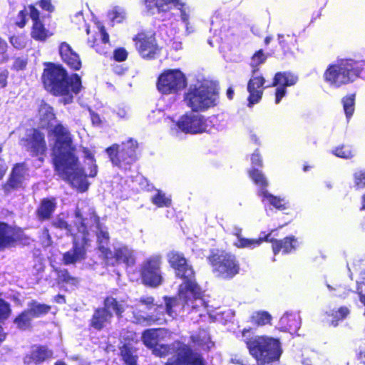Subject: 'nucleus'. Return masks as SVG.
<instances>
[{
    "instance_id": "8",
    "label": "nucleus",
    "mask_w": 365,
    "mask_h": 365,
    "mask_svg": "<svg viewBox=\"0 0 365 365\" xmlns=\"http://www.w3.org/2000/svg\"><path fill=\"white\" fill-rule=\"evenodd\" d=\"M360 74V69L348 61H341L330 65L324 73L327 83L334 87H340L355 81Z\"/></svg>"
},
{
    "instance_id": "62",
    "label": "nucleus",
    "mask_w": 365,
    "mask_h": 365,
    "mask_svg": "<svg viewBox=\"0 0 365 365\" xmlns=\"http://www.w3.org/2000/svg\"><path fill=\"white\" fill-rule=\"evenodd\" d=\"M7 46L6 42L0 37V54L6 53Z\"/></svg>"
},
{
    "instance_id": "40",
    "label": "nucleus",
    "mask_w": 365,
    "mask_h": 365,
    "mask_svg": "<svg viewBox=\"0 0 365 365\" xmlns=\"http://www.w3.org/2000/svg\"><path fill=\"white\" fill-rule=\"evenodd\" d=\"M120 354L126 365H136L135 351L129 344H125L120 348Z\"/></svg>"
},
{
    "instance_id": "13",
    "label": "nucleus",
    "mask_w": 365,
    "mask_h": 365,
    "mask_svg": "<svg viewBox=\"0 0 365 365\" xmlns=\"http://www.w3.org/2000/svg\"><path fill=\"white\" fill-rule=\"evenodd\" d=\"M213 125V122L210 119L195 113L182 115L176 124L182 132L190 134L210 132Z\"/></svg>"
},
{
    "instance_id": "5",
    "label": "nucleus",
    "mask_w": 365,
    "mask_h": 365,
    "mask_svg": "<svg viewBox=\"0 0 365 365\" xmlns=\"http://www.w3.org/2000/svg\"><path fill=\"white\" fill-rule=\"evenodd\" d=\"M90 220L95 225L97 229L96 236L98 245V250L102 256L111 264L124 263L128 266L133 265L135 261L133 251L124 245H116L113 247V252L107 247L109 242V234L106 227H102L99 223L98 217L96 215H91Z\"/></svg>"
},
{
    "instance_id": "31",
    "label": "nucleus",
    "mask_w": 365,
    "mask_h": 365,
    "mask_svg": "<svg viewBox=\"0 0 365 365\" xmlns=\"http://www.w3.org/2000/svg\"><path fill=\"white\" fill-rule=\"evenodd\" d=\"M38 113L42 127L52 126L54 113L53 108L48 104L42 102L39 106Z\"/></svg>"
},
{
    "instance_id": "34",
    "label": "nucleus",
    "mask_w": 365,
    "mask_h": 365,
    "mask_svg": "<svg viewBox=\"0 0 365 365\" xmlns=\"http://www.w3.org/2000/svg\"><path fill=\"white\" fill-rule=\"evenodd\" d=\"M163 334L161 329H148L143 334L144 344L148 348L153 349L159 343V338Z\"/></svg>"
},
{
    "instance_id": "46",
    "label": "nucleus",
    "mask_w": 365,
    "mask_h": 365,
    "mask_svg": "<svg viewBox=\"0 0 365 365\" xmlns=\"http://www.w3.org/2000/svg\"><path fill=\"white\" fill-rule=\"evenodd\" d=\"M58 277L62 282L69 283L72 285H76L78 283V280L70 276L67 270H60L58 272Z\"/></svg>"
},
{
    "instance_id": "27",
    "label": "nucleus",
    "mask_w": 365,
    "mask_h": 365,
    "mask_svg": "<svg viewBox=\"0 0 365 365\" xmlns=\"http://www.w3.org/2000/svg\"><path fill=\"white\" fill-rule=\"evenodd\" d=\"M147 11L151 14L169 11L172 6L181 5L180 0H145Z\"/></svg>"
},
{
    "instance_id": "39",
    "label": "nucleus",
    "mask_w": 365,
    "mask_h": 365,
    "mask_svg": "<svg viewBox=\"0 0 365 365\" xmlns=\"http://www.w3.org/2000/svg\"><path fill=\"white\" fill-rule=\"evenodd\" d=\"M191 339L196 345L204 349H210L213 346L209 334L205 331H200L198 335L192 336Z\"/></svg>"
},
{
    "instance_id": "33",
    "label": "nucleus",
    "mask_w": 365,
    "mask_h": 365,
    "mask_svg": "<svg viewBox=\"0 0 365 365\" xmlns=\"http://www.w3.org/2000/svg\"><path fill=\"white\" fill-rule=\"evenodd\" d=\"M272 315L267 311L258 310L253 312L250 317V322L257 327L270 324Z\"/></svg>"
},
{
    "instance_id": "28",
    "label": "nucleus",
    "mask_w": 365,
    "mask_h": 365,
    "mask_svg": "<svg viewBox=\"0 0 365 365\" xmlns=\"http://www.w3.org/2000/svg\"><path fill=\"white\" fill-rule=\"evenodd\" d=\"M272 242V250L274 255L279 252L282 251L287 254L292 252L296 247L297 240L292 237H285L283 240H273L269 237V241Z\"/></svg>"
},
{
    "instance_id": "23",
    "label": "nucleus",
    "mask_w": 365,
    "mask_h": 365,
    "mask_svg": "<svg viewBox=\"0 0 365 365\" xmlns=\"http://www.w3.org/2000/svg\"><path fill=\"white\" fill-rule=\"evenodd\" d=\"M52 356V351L45 346H34L24 356V365H39Z\"/></svg>"
},
{
    "instance_id": "17",
    "label": "nucleus",
    "mask_w": 365,
    "mask_h": 365,
    "mask_svg": "<svg viewBox=\"0 0 365 365\" xmlns=\"http://www.w3.org/2000/svg\"><path fill=\"white\" fill-rule=\"evenodd\" d=\"M298 77L289 72H278L275 74L272 86H277L275 92V103L278 104L287 93L286 87L296 84Z\"/></svg>"
},
{
    "instance_id": "61",
    "label": "nucleus",
    "mask_w": 365,
    "mask_h": 365,
    "mask_svg": "<svg viewBox=\"0 0 365 365\" xmlns=\"http://www.w3.org/2000/svg\"><path fill=\"white\" fill-rule=\"evenodd\" d=\"M19 16L21 19V20L20 21H18L16 24L19 27L22 28L26 24V21H25L26 14L23 11H21L19 12Z\"/></svg>"
},
{
    "instance_id": "1",
    "label": "nucleus",
    "mask_w": 365,
    "mask_h": 365,
    "mask_svg": "<svg viewBox=\"0 0 365 365\" xmlns=\"http://www.w3.org/2000/svg\"><path fill=\"white\" fill-rule=\"evenodd\" d=\"M168 258L170 266L175 271L176 276L184 280L180 285L178 296L173 298L165 297V307H155L151 297L142 298L133 312L135 323L145 325H150L153 322L162 324L167 322L165 314L173 319L186 309L206 308L200 289L194 279V271L183 255L173 251L168 255Z\"/></svg>"
},
{
    "instance_id": "35",
    "label": "nucleus",
    "mask_w": 365,
    "mask_h": 365,
    "mask_svg": "<svg viewBox=\"0 0 365 365\" xmlns=\"http://www.w3.org/2000/svg\"><path fill=\"white\" fill-rule=\"evenodd\" d=\"M27 310L34 319L47 314L50 310V307L44 304H40L36 301H31L28 304Z\"/></svg>"
},
{
    "instance_id": "3",
    "label": "nucleus",
    "mask_w": 365,
    "mask_h": 365,
    "mask_svg": "<svg viewBox=\"0 0 365 365\" xmlns=\"http://www.w3.org/2000/svg\"><path fill=\"white\" fill-rule=\"evenodd\" d=\"M250 329H244L242 331V339L258 365H269L279 359L282 351L278 339L267 336H255L250 338Z\"/></svg>"
},
{
    "instance_id": "64",
    "label": "nucleus",
    "mask_w": 365,
    "mask_h": 365,
    "mask_svg": "<svg viewBox=\"0 0 365 365\" xmlns=\"http://www.w3.org/2000/svg\"><path fill=\"white\" fill-rule=\"evenodd\" d=\"M242 229L239 227H234L232 230V234L237 237V239H239L242 237Z\"/></svg>"
},
{
    "instance_id": "53",
    "label": "nucleus",
    "mask_w": 365,
    "mask_h": 365,
    "mask_svg": "<svg viewBox=\"0 0 365 365\" xmlns=\"http://www.w3.org/2000/svg\"><path fill=\"white\" fill-rule=\"evenodd\" d=\"M36 4L45 11L51 12L53 10V6L51 3V0H41Z\"/></svg>"
},
{
    "instance_id": "14",
    "label": "nucleus",
    "mask_w": 365,
    "mask_h": 365,
    "mask_svg": "<svg viewBox=\"0 0 365 365\" xmlns=\"http://www.w3.org/2000/svg\"><path fill=\"white\" fill-rule=\"evenodd\" d=\"M187 85L185 75L178 69H168L158 78L157 87L163 94L177 93Z\"/></svg>"
},
{
    "instance_id": "50",
    "label": "nucleus",
    "mask_w": 365,
    "mask_h": 365,
    "mask_svg": "<svg viewBox=\"0 0 365 365\" xmlns=\"http://www.w3.org/2000/svg\"><path fill=\"white\" fill-rule=\"evenodd\" d=\"M354 180L356 185L359 187H365V172L364 171H358L354 174Z\"/></svg>"
},
{
    "instance_id": "60",
    "label": "nucleus",
    "mask_w": 365,
    "mask_h": 365,
    "mask_svg": "<svg viewBox=\"0 0 365 365\" xmlns=\"http://www.w3.org/2000/svg\"><path fill=\"white\" fill-rule=\"evenodd\" d=\"M83 153L84 154L83 157L88 159H93L94 158V153L91 150L88 148H84L83 149Z\"/></svg>"
},
{
    "instance_id": "16",
    "label": "nucleus",
    "mask_w": 365,
    "mask_h": 365,
    "mask_svg": "<svg viewBox=\"0 0 365 365\" xmlns=\"http://www.w3.org/2000/svg\"><path fill=\"white\" fill-rule=\"evenodd\" d=\"M176 348V358L169 360L166 365H205L202 356L187 345L178 343Z\"/></svg>"
},
{
    "instance_id": "47",
    "label": "nucleus",
    "mask_w": 365,
    "mask_h": 365,
    "mask_svg": "<svg viewBox=\"0 0 365 365\" xmlns=\"http://www.w3.org/2000/svg\"><path fill=\"white\" fill-rule=\"evenodd\" d=\"M10 43L14 47L18 49L24 48L26 45V41L23 36H14L10 38Z\"/></svg>"
},
{
    "instance_id": "11",
    "label": "nucleus",
    "mask_w": 365,
    "mask_h": 365,
    "mask_svg": "<svg viewBox=\"0 0 365 365\" xmlns=\"http://www.w3.org/2000/svg\"><path fill=\"white\" fill-rule=\"evenodd\" d=\"M261 167L262 165L259 163V161H257L252 165V168L249 170V175L255 185L259 187L258 193L262 197V201L264 203L269 204L279 210L286 209L287 207V202L284 198L274 196L265 190L268 185V182L259 170Z\"/></svg>"
},
{
    "instance_id": "18",
    "label": "nucleus",
    "mask_w": 365,
    "mask_h": 365,
    "mask_svg": "<svg viewBox=\"0 0 365 365\" xmlns=\"http://www.w3.org/2000/svg\"><path fill=\"white\" fill-rule=\"evenodd\" d=\"M21 143L28 150L37 155H41L46 150L44 134L36 129L29 130Z\"/></svg>"
},
{
    "instance_id": "21",
    "label": "nucleus",
    "mask_w": 365,
    "mask_h": 365,
    "mask_svg": "<svg viewBox=\"0 0 365 365\" xmlns=\"http://www.w3.org/2000/svg\"><path fill=\"white\" fill-rule=\"evenodd\" d=\"M265 83V79L262 76H257L252 73V77L247 83V91L249 93L248 106H252L259 102L262 97L263 90L262 88Z\"/></svg>"
},
{
    "instance_id": "32",
    "label": "nucleus",
    "mask_w": 365,
    "mask_h": 365,
    "mask_svg": "<svg viewBox=\"0 0 365 365\" xmlns=\"http://www.w3.org/2000/svg\"><path fill=\"white\" fill-rule=\"evenodd\" d=\"M112 313L104 309H97L92 319V326L97 329H101L106 323L110 322Z\"/></svg>"
},
{
    "instance_id": "15",
    "label": "nucleus",
    "mask_w": 365,
    "mask_h": 365,
    "mask_svg": "<svg viewBox=\"0 0 365 365\" xmlns=\"http://www.w3.org/2000/svg\"><path fill=\"white\" fill-rule=\"evenodd\" d=\"M161 257L155 255L145 260L142 264L141 277L143 283L150 287H158L163 282L160 270Z\"/></svg>"
},
{
    "instance_id": "10",
    "label": "nucleus",
    "mask_w": 365,
    "mask_h": 365,
    "mask_svg": "<svg viewBox=\"0 0 365 365\" xmlns=\"http://www.w3.org/2000/svg\"><path fill=\"white\" fill-rule=\"evenodd\" d=\"M208 260L216 276L222 279H230L239 272V264L235 255L225 251H215Z\"/></svg>"
},
{
    "instance_id": "38",
    "label": "nucleus",
    "mask_w": 365,
    "mask_h": 365,
    "mask_svg": "<svg viewBox=\"0 0 365 365\" xmlns=\"http://www.w3.org/2000/svg\"><path fill=\"white\" fill-rule=\"evenodd\" d=\"M104 309L109 312L115 313L120 316L125 309V304L123 302H118L112 297H107L104 301Z\"/></svg>"
},
{
    "instance_id": "25",
    "label": "nucleus",
    "mask_w": 365,
    "mask_h": 365,
    "mask_svg": "<svg viewBox=\"0 0 365 365\" xmlns=\"http://www.w3.org/2000/svg\"><path fill=\"white\" fill-rule=\"evenodd\" d=\"M59 53L62 60L73 70H78L81 62L78 55L73 51L70 45L66 42L61 43Z\"/></svg>"
},
{
    "instance_id": "37",
    "label": "nucleus",
    "mask_w": 365,
    "mask_h": 365,
    "mask_svg": "<svg viewBox=\"0 0 365 365\" xmlns=\"http://www.w3.org/2000/svg\"><path fill=\"white\" fill-rule=\"evenodd\" d=\"M153 204L158 207H170L172 200L170 195H167L160 190H156L155 194L150 199Z\"/></svg>"
},
{
    "instance_id": "36",
    "label": "nucleus",
    "mask_w": 365,
    "mask_h": 365,
    "mask_svg": "<svg viewBox=\"0 0 365 365\" xmlns=\"http://www.w3.org/2000/svg\"><path fill=\"white\" fill-rule=\"evenodd\" d=\"M32 319L33 317L31 316L29 312L26 309L14 319V323L18 329L26 330L31 327Z\"/></svg>"
},
{
    "instance_id": "6",
    "label": "nucleus",
    "mask_w": 365,
    "mask_h": 365,
    "mask_svg": "<svg viewBox=\"0 0 365 365\" xmlns=\"http://www.w3.org/2000/svg\"><path fill=\"white\" fill-rule=\"evenodd\" d=\"M186 105L193 111H202L216 104L217 91L210 82L190 86L184 97Z\"/></svg>"
},
{
    "instance_id": "59",
    "label": "nucleus",
    "mask_w": 365,
    "mask_h": 365,
    "mask_svg": "<svg viewBox=\"0 0 365 365\" xmlns=\"http://www.w3.org/2000/svg\"><path fill=\"white\" fill-rule=\"evenodd\" d=\"M100 34H101V40H102V42L103 43H108L109 41V36L108 34L106 32L105 29L103 27H101L100 29Z\"/></svg>"
},
{
    "instance_id": "51",
    "label": "nucleus",
    "mask_w": 365,
    "mask_h": 365,
    "mask_svg": "<svg viewBox=\"0 0 365 365\" xmlns=\"http://www.w3.org/2000/svg\"><path fill=\"white\" fill-rule=\"evenodd\" d=\"M153 353L159 356H165L169 351V348L166 345L160 344H158L156 346H155L153 349Z\"/></svg>"
},
{
    "instance_id": "30",
    "label": "nucleus",
    "mask_w": 365,
    "mask_h": 365,
    "mask_svg": "<svg viewBox=\"0 0 365 365\" xmlns=\"http://www.w3.org/2000/svg\"><path fill=\"white\" fill-rule=\"evenodd\" d=\"M56 208L55 200L43 199L37 210V215L39 220L49 219Z\"/></svg>"
},
{
    "instance_id": "20",
    "label": "nucleus",
    "mask_w": 365,
    "mask_h": 365,
    "mask_svg": "<svg viewBox=\"0 0 365 365\" xmlns=\"http://www.w3.org/2000/svg\"><path fill=\"white\" fill-rule=\"evenodd\" d=\"M133 41H135L136 48L143 58H152L158 50L155 39L152 36L139 34L133 38Z\"/></svg>"
},
{
    "instance_id": "52",
    "label": "nucleus",
    "mask_w": 365,
    "mask_h": 365,
    "mask_svg": "<svg viewBox=\"0 0 365 365\" xmlns=\"http://www.w3.org/2000/svg\"><path fill=\"white\" fill-rule=\"evenodd\" d=\"M128 53L125 49L120 48L114 51V58L118 61H123L126 59Z\"/></svg>"
},
{
    "instance_id": "56",
    "label": "nucleus",
    "mask_w": 365,
    "mask_h": 365,
    "mask_svg": "<svg viewBox=\"0 0 365 365\" xmlns=\"http://www.w3.org/2000/svg\"><path fill=\"white\" fill-rule=\"evenodd\" d=\"M124 146L126 148L130 149V150L128 151V154L131 156L132 153L134 152V149L137 147V143L136 141L133 140H129L126 143L124 144Z\"/></svg>"
},
{
    "instance_id": "22",
    "label": "nucleus",
    "mask_w": 365,
    "mask_h": 365,
    "mask_svg": "<svg viewBox=\"0 0 365 365\" xmlns=\"http://www.w3.org/2000/svg\"><path fill=\"white\" fill-rule=\"evenodd\" d=\"M30 18L33 21L32 29L31 32V37L36 41H44L51 36L48 30L44 27V25L39 19L40 13L34 6H29Z\"/></svg>"
},
{
    "instance_id": "42",
    "label": "nucleus",
    "mask_w": 365,
    "mask_h": 365,
    "mask_svg": "<svg viewBox=\"0 0 365 365\" xmlns=\"http://www.w3.org/2000/svg\"><path fill=\"white\" fill-rule=\"evenodd\" d=\"M354 101H355L354 95L347 96L342 99L344 110L346 116L348 119L350 118L351 116L354 113Z\"/></svg>"
},
{
    "instance_id": "2",
    "label": "nucleus",
    "mask_w": 365,
    "mask_h": 365,
    "mask_svg": "<svg viewBox=\"0 0 365 365\" xmlns=\"http://www.w3.org/2000/svg\"><path fill=\"white\" fill-rule=\"evenodd\" d=\"M42 80L46 89L54 95L62 96L64 104L70 103L73 94L78 93L81 87L80 77L73 74L68 77L61 66L49 65L44 69Z\"/></svg>"
},
{
    "instance_id": "55",
    "label": "nucleus",
    "mask_w": 365,
    "mask_h": 365,
    "mask_svg": "<svg viewBox=\"0 0 365 365\" xmlns=\"http://www.w3.org/2000/svg\"><path fill=\"white\" fill-rule=\"evenodd\" d=\"M9 71L6 69L0 71V88H5L7 86Z\"/></svg>"
},
{
    "instance_id": "45",
    "label": "nucleus",
    "mask_w": 365,
    "mask_h": 365,
    "mask_svg": "<svg viewBox=\"0 0 365 365\" xmlns=\"http://www.w3.org/2000/svg\"><path fill=\"white\" fill-rule=\"evenodd\" d=\"M266 56L262 50L257 51L252 58L250 65L252 68V73H256L259 70L258 66L265 62Z\"/></svg>"
},
{
    "instance_id": "54",
    "label": "nucleus",
    "mask_w": 365,
    "mask_h": 365,
    "mask_svg": "<svg viewBox=\"0 0 365 365\" xmlns=\"http://www.w3.org/2000/svg\"><path fill=\"white\" fill-rule=\"evenodd\" d=\"M118 148H119L118 145L114 144L106 150V151L108 155V158H110V160H113V158L117 156Z\"/></svg>"
},
{
    "instance_id": "26",
    "label": "nucleus",
    "mask_w": 365,
    "mask_h": 365,
    "mask_svg": "<svg viewBox=\"0 0 365 365\" xmlns=\"http://www.w3.org/2000/svg\"><path fill=\"white\" fill-rule=\"evenodd\" d=\"M301 319L295 312H286L280 318L279 328L284 331L295 333L300 327Z\"/></svg>"
},
{
    "instance_id": "41",
    "label": "nucleus",
    "mask_w": 365,
    "mask_h": 365,
    "mask_svg": "<svg viewBox=\"0 0 365 365\" xmlns=\"http://www.w3.org/2000/svg\"><path fill=\"white\" fill-rule=\"evenodd\" d=\"M350 311L346 307H341L336 311L333 310L330 314V316L333 318L331 321V324L334 327H336L339 324V322L346 319Z\"/></svg>"
},
{
    "instance_id": "63",
    "label": "nucleus",
    "mask_w": 365,
    "mask_h": 365,
    "mask_svg": "<svg viewBox=\"0 0 365 365\" xmlns=\"http://www.w3.org/2000/svg\"><path fill=\"white\" fill-rule=\"evenodd\" d=\"M91 120L93 124H99L101 123L100 117L98 114H96L94 113H91Z\"/></svg>"
},
{
    "instance_id": "57",
    "label": "nucleus",
    "mask_w": 365,
    "mask_h": 365,
    "mask_svg": "<svg viewBox=\"0 0 365 365\" xmlns=\"http://www.w3.org/2000/svg\"><path fill=\"white\" fill-rule=\"evenodd\" d=\"M138 180L140 181V183L141 184V187L143 189H146L148 190H150L153 188V185H150L148 184V180L143 177H139Z\"/></svg>"
},
{
    "instance_id": "9",
    "label": "nucleus",
    "mask_w": 365,
    "mask_h": 365,
    "mask_svg": "<svg viewBox=\"0 0 365 365\" xmlns=\"http://www.w3.org/2000/svg\"><path fill=\"white\" fill-rule=\"evenodd\" d=\"M51 131L55 137V143L52 148L53 160H75L76 148L68 129L61 124H58L53 126Z\"/></svg>"
},
{
    "instance_id": "48",
    "label": "nucleus",
    "mask_w": 365,
    "mask_h": 365,
    "mask_svg": "<svg viewBox=\"0 0 365 365\" xmlns=\"http://www.w3.org/2000/svg\"><path fill=\"white\" fill-rule=\"evenodd\" d=\"M335 155L341 158H351L353 157L351 150L349 147L342 146L335 150Z\"/></svg>"
},
{
    "instance_id": "12",
    "label": "nucleus",
    "mask_w": 365,
    "mask_h": 365,
    "mask_svg": "<svg viewBox=\"0 0 365 365\" xmlns=\"http://www.w3.org/2000/svg\"><path fill=\"white\" fill-rule=\"evenodd\" d=\"M82 232L73 237V246L71 250L63 255V262L66 265L73 264L84 260L86 258L88 248L91 245V237L95 232Z\"/></svg>"
},
{
    "instance_id": "4",
    "label": "nucleus",
    "mask_w": 365,
    "mask_h": 365,
    "mask_svg": "<svg viewBox=\"0 0 365 365\" xmlns=\"http://www.w3.org/2000/svg\"><path fill=\"white\" fill-rule=\"evenodd\" d=\"M58 175L80 192L88 190L90 183L87 178H94L97 174V165L93 162L83 168L78 161H53Z\"/></svg>"
},
{
    "instance_id": "7",
    "label": "nucleus",
    "mask_w": 365,
    "mask_h": 365,
    "mask_svg": "<svg viewBox=\"0 0 365 365\" xmlns=\"http://www.w3.org/2000/svg\"><path fill=\"white\" fill-rule=\"evenodd\" d=\"M84 204L83 202L78 204L73 224H68L63 219L58 217L53 222V225L56 228L65 230L66 235H71L73 237L75 235H80L81 231L83 234L86 233V231L96 232L95 225L90 220L91 215H96L94 211L88 205L83 206Z\"/></svg>"
},
{
    "instance_id": "58",
    "label": "nucleus",
    "mask_w": 365,
    "mask_h": 365,
    "mask_svg": "<svg viewBox=\"0 0 365 365\" xmlns=\"http://www.w3.org/2000/svg\"><path fill=\"white\" fill-rule=\"evenodd\" d=\"M180 17L182 21L187 26L189 20V14L185 8L180 9Z\"/></svg>"
},
{
    "instance_id": "24",
    "label": "nucleus",
    "mask_w": 365,
    "mask_h": 365,
    "mask_svg": "<svg viewBox=\"0 0 365 365\" xmlns=\"http://www.w3.org/2000/svg\"><path fill=\"white\" fill-rule=\"evenodd\" d=\"M19 239V230L6 223L0 222V250L10 247Z\"/></svg>"
},
{
    "instance_id": "19",
    "label": "nucleus",
    "mask_w": 365,
    "mask_h": 365,
    "mask_svg": "<svg viewBox=\"0 0 365 365\" xmlns=\"http://www.w3.org/2000/svg\"><path fill=\"white\" fill-rule=\"evenodd\" d=\"M29 174L24 163H17L13 168L8 182L4 185L6 192L11 190L23 187L28 180Z\"/></svg>"
},
{
    "instance_id": "29",
    "label": "nucleus",
    "mask_w": 365,
    "mask_h": 365,
    "mask_svg": "<svg viewBox=\"0 0 365 365\" xmlns=\"http://www.w3.org/2000/svg\"><path fill=\"white\" fill-rule=\"evenodd\" d=\"M272 231L270 233L264 236V237H259L258 239H248L245 237H240L237 239L234 242V245L238 248H250L253 249L256 247H258L261 245V243L264 241L269 242V237H271Z\"/></svg>"
},
{
    "instance_id": "49",
    "label": "nucleus",
    "mask_w": 365,
    "mask_h": 365,
    "mask_svg": "<svg viewBox=\"0 0 365 365\" xmlns=\"http://www.w3.org/2000/svg\"><path fill=\"white\" fill-rule=\"evenodd\" d=\"M11 313L9 304L0 299V320L6 319Z\"/></svg>"
},
{
    "instance_id": "44",
    "label": "nucleus",
    "mask_w": 365,
    "mask_h": 365,
    "mask_svg": "<svg viewBox=\"0 0 365 365\" xmlns=\"http://www.w3.org/2000/svg\"><path fill=\"white\" fill-rule=\"evenodd\" d=\"M28 64V58L26 56L14 57L12 59V64L10 67L11 70L16 72L24 71Z\"/></svg>"
},
{
    "instance_id": "43",
    "label": "nucleus",
    "mask_w": 365,
    "mask_h": 365,
    "mask_svg": "<svg viewBox=\"0 0 365 365\" xmlns=\"http://www.w3.org/2000/svg\"><path fill=\"white\" fill-rule=\"evenodd\" d=\"M125 11L120 6L113 7L108 13L109 19L113 23H120L125 19Z\"/></svg>"
}]
</instances>
